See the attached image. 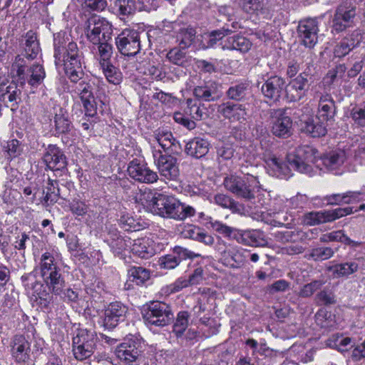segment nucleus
Instances as JSON below:
<instances>
[{"label": "nucleus", "instance_id": "ea45409f", "mask_svg": "<svg viewBox=\"0 0 365 365\" xmlns=\"http://www.w3.org/2000/svg\"><path fill=\"white\" fill-rule=\"evenodd\" d=\"M242 10L250 14H265L268 12L267 2L264 0H240Z\"/></svg>", "mask_w": 365, "mask_h": 365}, {"label": "nucleus", "instance_id": "c85d7f7f", "mask_svg": "<svg viewBox=\"0 0 365 365\" xmlns=\"http://www.w3.org/2000/svg\"><path fill=\"white\" fill-rule=\"evenodd\" d=\"M218 111L223 117L232 121L245 120L247 110L244 105L226 102L219 106Z\"/></svg>", "mask_w": 365, "mask_h": 365}, {"label": "nucleus", "instance_id": "6e6552de", "mask_svg": "<svg viewBox=\"0 0 365 365\" xmlns=\"http://www.w3.org/2000/svg\"><path fill=\"white\" fill-rule=\"evenodd\" d=\"M301 110L285 109H272L270 111L272 118V134L279 138H286L289 137L292 133V119L290 115H293L295 118H298L299 113H302Z\"/></svg>", "mask_w": 365, "mask_h": 365}, {"label": "nucleus", "instance_id": "412c9836", "mask_svg": "<svg viewBox=\"0 0 365 365\" xmlns=\"http://www.w3.org/2000/svg\"><path fill=\"white\" fill-rule=\"evenodd\" d=\"M193 95L199 101H216L222 96V86L215 81H209L196 86L193 89Z\"/></svg>", "mask_w": 365, "mask_h": 365}, {"label": "nucleus", "instance_id": "09e8293b", "mask_svg": "<svg viewBox=\"0 0 365 365\" xmlns=\"http://www.w3.org/2000/svg\"><path fill=\"white\" fill-rule=\"evenodd\" d=\"M154 138L165 151L170 149L175 142L172 133L165 129L157 130L155 132Z\"/></svg>", "mask_w": 365, "mask_h": 365}, {"label": "nucleus", "instance_id": "5701e85b", "mask_svg": "<svg viewBox=\"0 0 365 365\" xmlns=\"http://www.w3.org/2000/svg\"><path fill=\"white\" fill-rule=\"evenodd\" d=\"M286 89L285 81L279 76L269 77L261 88L263 96L273 101H278L284 89Z\"/></svg>", "mask_w": 365, "mask_h": 365}, {"label": "nucleus", "instance_id": "338daca9", "mask_svg": "<svg viewBox=\"0 0 365 365\" xmlns=\"http://www.w3.org/2000/svg\"><path fill=\"white\" fill-rule=\"evenodd\" d=\"M316 299L323 305L334 304L336 302L334 292L328 289H324L319 292L317 294Z\"/></svg>", "mask_w": 365, "mask_h": 365}, {"label": "nucleus", "instance_id": "f3484780", "mask_svg": "<svg viewBox=\"0 0 365 365\" xmlns=\"http://www.w3.org/2000/svg\"><path fill=\"white\" fill-rule=\"evenodd\" d=\"M128 307L120 302H112L104 310L103 325L112 329L125 320Z\"/></svg>", "mask_w": 365, "mask_h": 365}, {"label": "nucleus", "instance_id": "393cba45", "mask_svg": "<svg viewBox=\"0 0 365 365\" xmlns=\"http://www.w3.org/2000/svg\"><path fill=\"white\" fill-rule=\"evenodd\" d=\"M362 40L359 31L354 30L351 34L343 38L334 48L335 57L342 58L347 55L351 50L358 46Z\"/></svg>", "mask_w": 365, "mask_h": 365}, {"label": "nucleus", "instance_id": "a878e982", "mask_svg": "<svg viewBox=\"0 0 365 365\" xmlns=\"http://www.w3.org/2000/svg\"><path fill=\"white\" fill-rule=\"evenodd\" d=\"M30 344L23 335H16L13 339L11 355L18 364L27 362L30 359Z\"/></svg>", "mask_w": 365, "mask_h": 365}, {"label": "nucleus", "instance_id": "de8ad7c7", "mask_svg": "<svg viewBox=\"0 0 365 365\" xmlns=\"http://www.w3.org/2000/svg\"><path fill=\"white\" fill-rule=\"evenodd\" d=\"M232 32V29L225 26H223L220 29L212 31L208 34L207 38H205L206 43H203L202 48L206 49L214 47L220 40Z\"/></svg>", "mask_w": 365, "mask_h": 365}, {"label": "nucleus", "instance_id": "a19ab883", "mask_svg": "<svg viewBox=\"0 0 365 365\" xmlns=\"http://www.w3.org/2000/svg\"><path fill=\"white\" fill-rule=\"evenodd\" d=\"M252 46L251 41L246 37L240 35H235L227 39L226 47L230 50H237L242 53L247 52Z\"/></svg>", "mask_w": 365, "mask_h": 365}, {"label": "nucleus", "instance_id": "4be33fe9", "mask_svg": "<svg viewBox=\"0 0 365 365\" xmlns=\"http://www.w3.org/2000/svg\"><path fill=\"white\" fill-rule=\"evenodd\" d=\"M117 358L128 365H134L140 356V351L138 342L133 340L125 341L115 349Z\"/></svg>", "mask_w": 365, "mask_h": 365}, {"label": "nucleus", "instance_id": "4d7b16f0", "mask_svg": "<svg viewBox=\"0 0 365 365\" xmlns=\"http://www.w3.org/2000/svg\"><path fill=\"white\" fill-rule=\"evenodd\" d=\"M40 273H45L48 271L59 268L57 263L55 262L53 255L48 252L43 253L40 259L39 263Z\"/></svg>", "mask_w": 365, "mask_h": 365}, {"label": "nucleus", "instance_id": "e2e57ef3", "mask_svg": "<svg viewBox=\"0 0 365 365\" xmlns=\"http://www.w3.org/2000/svg\"><path fill=\"white\" fill-rule=\"evenodd\" d=\"M3 151L9 155V158L18 157L21 153L20 143L16 139H12L3 145Z\"/></svg>", "mask_w": 365, "mask_h": 365}, {"label": "nucleus", "instance_id": "37998d69", "mask_svg": "<svg viewBox=\"0 0 365 365\" xmlns=\"http://www.w3.org/2000/svg\"><path fill=\"white\" fill-rule=\"evenodd\" d=\"M337 277H348L359 269V264L356 262H347L334 264L329 269Z\"/></svg>", "mask_w": 365, "mask_h": 365}, {"label": "nucleus", "instance_id": "b1692460", "mask_svg": "<svg viewBox=\"0 0 365 365\" xmlns=\"http://www.w3.org/2000/svg\"><path fill=\"white\" fill-rule=\"evenodd\" d=\"M299 113L298 119L300 122V127L302 132L307 133L313 138H319L325 135L327 133L326 125L324 124V121H317L314 120L312 117H309L308 115L300 114Z\"/></svg>", "mask_w": 365, "mask_h": 365}, {"label": "nucleus", "instance_id": "4468645a", "mask_svg": "<svg viewBox=\"0 0 365 365\" xmlns=\"http://www.w3.org/2000/svg\"><path fill=\"white\" fill-rule=\"evenodd\" d=\"M21 90L14 81H9L5 75L0 74V101L12 110H16L21 101Z\"/></svg>", "mask_w": 365, "mask_h": 365}, {"label": "nucleus", "instance_id": "3c124183", "mask_svg": "<svg viewBox=\"0 0 365 365\" xmlns=\"http://www.w3.org/2000/svg\"><path fill=\"white\" fill-rule=\"evenodd\" d=\"M56 180L48 179L46 193L43 199L46 206L53 205L58 201L60 195V190Z\"/></svg>", "mask_w": 365, "mask_h": 365}, {"label": "nucleus", "instance_id": "0eeeda50", "mask_svg": "<svg viewBox=\"0 0 365 365\" xmlns=\"http://www.w3.org/2000/svg\"><path fill=\"white\" fill-rule=\"evenodd\" d=\"M84 32L87 39L96 44L111 39L113 26L106 19L93 14L86 21Z\"/></svg>", "mask_w": 365, "mask_h": 365}, {"label": "nucleus", "instance_id": "c9c22d12", "mask_svg": "<svg viewBox=\"0 0 365 365\" xmlns=\"http://www.w3.org/2000/svg\"><path fill=\"white\" fill-rule=\"evenodd\" d=\"M54 129L58 134H68L73 128L67 111L59 108L53 117Z\"/></svg>", "mask_w": 365, "mask_h": 365}, {"label": "nucleus", "instance_id": "bf43d9fd", "mask_svg": "<svg viewBox=\"0 0 365 365\" xmlns=\"http://www.w3.org/2000/svg\"><path fill=\"white\" fill-rule=\"evenodd\" d=\"M334 254L332 248L321 247L314 248L310 252V257L315 261H323L331 258Z\"/></svg>", "mask_w": 365, "mask_h": 365}, {"label": "nucleus", "instance_id": "774afa93", "mask_svg": "<svg viewBox=\"0 0 365 365\" xmlns=\"http://www.w3.org/2000/svg\"><path fill=\"white\" fill-rule=\"evenodd\" d=\"M71 212L76 216H84L88 211V206L83 201L73 200L69 204Z\"/></svg>", "mask_w": 365, "mask_h": 365}, {"label": "nucleus", "instance_id": "c03bdc74", "mask_svg": "<svg viewBox=\"0 0 365 365\" xmlns=\"http://www.w3.org/2000/svg\"><path fill=\"white\" fill-rule=\"evenodd\" d=\"M101 66L103 73L108 81L114 85L120 84L123 79L120 71L114 66L110 62H103Z\"/></svg>", "mask_w": 365, "mask_h": 365}, {"label": "nucleus", "instance_id": "bb28decb", "mask_svg": "<svg viewBox=\"0 0 365 365\" xmlns=\"http://www.w3.org/2000/svg\"><path fill=\"white\" fill-rule=\"evenodd\" d=\"M43 160L50 170H61L66 166L64 154L56 145H49L43 155Z\"/></svg>", "mask_w": 365, "mask_h": 365}, {"label": "nucleus", "instance_id": "6e6d98bb", "mask_svg": "<svg viewBox=\"0 0 365 365\" xmlns=\"http://www.w3.org/2000/svg\"><path fill=\"white\" fill-rule=\"evenodd\" d=\"M189 317L190 314L186 311L180 312L178 314L173 325V332L178 337L181 336L187 328Z\"/></svg>", "mask_w": 365, "mask_h": 365}, {"label": "nucleus", "instance_id": "7ed1b4c3", "mask_svg": "<svg viewBox=\"0 0 365 365\" xmlns=\"http://www.w3.org/2000/svg\"><path fill=\"white\" fill-rule=\"evenodd\" d=\"M11 74L16 78L20 85L23 86L27 82L31 86L36 88L46 77L43 66L39 63H34L28 66L25 60L18 55L11 68Z\"/></svg>", "mask_w": 365, "mask_h": 365}, {"label": "nucleus", "instance_id": "20e7f679", "mask_svg": "<svg viewBox=\"0 0 365 365\" xmlns=\"http://www.w3.org/2000/svg\"><path fill=\"white\" fill-rule=\"evenodd\" d=\"M244 177L237 175L227 176L224 179L223 185L227 190L235 194L237 197L245 200H251L255 197L254 190L259 187V181L257 176L245 173Z\"/></svg>", "mask_w": 365, "mask_h": 365}, {"label": "nucleus", "instance_id": "c756f323", "mask_svg": "<svg viewBox=\"0 0 365 365\" xmlns=\"http://www.w3.org/2000/svg\"><path fill=\"white\" fill-rule=\"evenodd\" d=\"M336 114V105L332 97L329 94L322 95L318 104V120L331 121Z\"/></svg>", "mask_w": 365, "mask_h": 365}, {"label": "nucleus", "instance_id": "0e129e2a", "mask_svg": "<svg viewBox=\"0 0 365 365\" xmlns=\"http://www.w3.org/2000/svg\"><path fill=\"white\" fill-rule=\"evenodd\" d=\"M323 284L321 280H314L303 286L299 292V296L302 297H309L317 290L319 289Z\"/></svg>", "mask_w": 365, "mask_h": 365}, {"label": "nucleus", "instance_id": "e433bc0d", "mask_svg": "<svg viewBox=\"0 0 365 365\" xmlns=\"http://www.w3.org/2000/svg\"><path fill=\"white\" fill-rule=\"evenodd\" d=\"M24 56L30 60L36 58L41 50L36 33L31 30L29 31L24 36Z\"/></svg>", "mask_w": 365, "mask_h": 365}, {"label": "nucleus", "instance_id": "13d9d810", "mask_svg": "<svg viewBox=\"0 0 365 365\" xmlns=\"http://www.w3.org/2000/svg\"><path fill=\"white\" fill-rule=\"evenodd\" d=\"M333 318H334V316L325 310H319L316 314L317 324L322 328L327 329H331L335 327V322Z\"/></svg>", "mask_w": 365, "mask_h": 365}, {"label": "nucleus", "instance_id": "864d4df0", "mask_svg": "<svg viewBox=\"0 0 365 365\" xmlns=\"http://www.w3.org/2000/svg\"><path fill=\"white\" fill-rule=\"evenodd\" d=\"M118 224L122 229L128 232L137 231L141 227L138 220L129 213H123L118 220Z\"/></svg>", "mask_w": 365, "mask_h": 365}, {"label": "nucleus", "instance_id": "58836bf2", "mask_svg": "<svg viewBox=\"0 0 365 365\" xmlns=\"http://www.w3.org/2000/svg\"><path fill=\"white\" fill-rule=\"evenodd\" d=\"M113 9L115 14L123 19L133 15L138 7L135 0H115Z\"/></svg>", "mask_w": 365, "mask_h": 365}, {"label": "nucleus", "instance_id": "72a5a7b5", "mask_svg": "<svg viewBox=\"0 0 365 365\" xmlns=\"http://www.w3.org/2000/svg\"><path fill=\"white\" fill-rule=\"evenodd\" d=\"M321 160L327 169L336 170L344 163L346 155L344 150L338 149L324 154Z\"/></svg>", "mask_w": 365, "mask_h": 365}, {"label": "nucleus", "instance_id": "603ef678", "mask_svg": "<svg viewBox=\"0 0 365 365\" xmlns=\"http://www.w3.org/2000/svg\"><path fill=\"white\" fill-rule=\"evenodd\" d=\"M245 245L264 247L267 244L264 235L259 230H246Z\"/></svg>", "mask_w": 365, "mask_h": 365}, {"label": "nucleus", "instance_id": "1a4fd4ad", "mask_svg": "<svg viewBox=\"0 0 365 365\" xmlns=\"http://www.w3.org/2000/svg\"><path fill=\"white\" fill-rule=\"evenodd\" d=\"M356 16V8L351 1L341 2L336 7L331 18L332 32L339 34L353 27Z\"/></svg>", "mask_w": 365, "mask_h": 365}, {"label": "nucleus", "instance_id": "a211bd4d", "mask_svg": "<svg viewBox=\"0 0 365 365\" xmlns=\"http://www.w3.org/2000/svg\"><path fill=\"white\" fill-rule=\"evenodd\" d=\"M75 91L83 103L86 115L90 117L94 116L96 114L97 106L93 95V84L81 81L76 86Z\"/></svg>", "mask_w": 365, "mask_h": 365}, {"label": "nucleus", "instance_id": "2eb2a0df", "mask_svg": "<svg viewBox=\"0 0 365 365\" xmlns=\"http://www.w3.org/2000/svg\"><path fill=\"white\" fill-rule=\"evenodd\" d=\"M319 25L317 19L308 18L301 20L297 27V34L302 45L313 48L318 42Z\"/></svg>", "mask_w": 365, "mask_h": 365}, {"label": "nucleus", "instance_id": "ddd939ff", "mask_svg": "<svg viewBox=\"0 0 365 365\" xmlns=\"http://www.w3.org/2000/svg\"><path fill=\"white\" fill-rule=\"evenodd\" d=\"M351 207H338L334 210L310 212L305 215L304 221L307 225L314 226L317 225L331 222L342 217L353 213Z\"/></svg>", "mask_w": 365, "mask_h": 365}, {"label": "nucleus", "instance_id": "2f4dec72", "mask_svg": "<svg viewBox=\"0 0 365 365\" xmlns=\"http://www.w3.org/2000/svg\"><path fill=\"white\" fill-rule=\"evenodd\" d=\"M131 252L141 258L148 259L155 254V250L149 238H138L133 240Z\"/></svg>", "mask_w": 365, "mask_h": 365}, {"label": "nucleus", "instance_id": "423d86ee", "mask_svg": "<svg viewBox=\"0 0 365 365\" xmlns=\"http://www.w3.org/2000/svg\"><path fill=\"white\" fill-rule=\"evenodd\" d=\"M98 336L94 331L78 329L73 337L72 351L74 357L83 361L92 356L96 349Z\"/></svg>", "mask_w": 365, "mask_h": 365}, {"label": "nucleus", "instance_id": "6ab92c4d", "mask_svg": "<svg viewBox=\"0 0 365 365\" xmlns=\"http://www.w3.org/2000/svg\"><path fill=\"white\" fill-rule=\"evenodd\" d=\"M129 176L135 180L153 183L158 179L157 173L151 170L145 163H140L138 160H133L127 169Z\"/></svg>", "mask_w": 365, "mask_h": 365}, {"label": "nucleus", "instance_id": "39448f33", "mask_svg": "<svg viewBox=\"0 0 365 365\" xmlns=\"http://www.w3.org/2000/svg\"><path fill=\"white\" fill-rule=\"evenodd\" d=\"M61 63H63L65 73L71 82L77 83L82 79L84 75L82 67L83 55L76 43H68L66 51L62 54Z\"/></svg>", "mask_w": 365, "mask_h": 365}, {"label": "nucleus", "instance_id": "dca6fc26", "mask_svg": "<svg viewBox=\"0 0 365 365\" xmlns=\"http://www.w3.org/2000/svg\"><path fill=\"white\" fill-rule=\"evenodd\" d=\"M155 164L157 166L160 175L167 180H177L180 175V170L176 158L170 155H162L159 153L153 154Z\"/></svg>", "mask_w": 365, "mask_h": 365}, {"label": "nucleus", "instance_id": "473e14b6", "mask_svg": "<svg viewBox=\"0 0 365 365\" xmlns=\"http://www.w3.org/2000/svg\"><path fill=\"white\" fill-rule=\"evenodd\" d=\"M209 145L207 140L195 138L186 144L185 152L193 158H200L208 153Z\"/></svg>", "mask_w": 365, "mask_h": 365}, {"label": "nucleus", "instance_id": "f257e3e1", "mask_svg": "<svg viewBox=\"0 0 365 365\" xmlns=\"http://www.w3.org/2000/svg\"><path fill=\"white\" fill-rule=\"evenodd\" d=\"M317 150L307 145L299 146L293 153L287 155V166L282 160L273 155H264V160L271 170L272 175L277 177H286L289 175V167L300 173H309L311 170L310 163L317 159Z\"/></svg>", "mask_w": 365, "mask_h": 365}, {"label": "nucleus", "instance_id": "79ce46f5", "mask_svg": "<svg viewBox=\"0 0 365 365\" xmlns=\"http://www.w3.org/2000/svg\"><path fill=\"white\" fill-rule=\"evenodd\" d=\"M319 241L324 243L330 242H341L345 245L352 247H356L359 245V242L351 240L343 232L342 230L333 231L331 232L324 234L320 237Z\"/></svg>", "mask_w": 365, "mask_h": 365}, {"label": "nucleus", "instance_id": "5fc2aeb1", "mask_svg": "<svg viewBox=\"0 0 365 365\" xmlns=\"http://www.w3.org/2000/svg\"><path fill=\"white\" fill-rule=\"evenodd\" d=\"M186 103L187 105L186 113H189L192 118L200 120L207 117L206 108L203 106L201 107L200 105H197L191 98H188Z\"/></svg>", "mask_w": 365, "mask_h": 365}, {"label": "nucleus", "instance_id": "f704fd0d", "mask_svg": "<svg viewBox=\"0 0 365 365\" xmlns=\"http://www.w3.org/2000/svg\"><path fill=\"white\" fill-rule=\"evenodd\" d=\"M214 202L224 209H229L232 213L241 215L245 213V206L227 195L222 193L215 195Z\"/></svg>", "mask_w": 365, "mask_h": 365}, {"label": "nucleus", "instance_id": "f03ea898", "mask_svg": "<svg viewBox=\"0 0 365 365\" xmlns=\"http://www.w3.org/2000/svg\"><path fill=\"white\" fill-rule=\"evenodd\" d=\"M142 205L164 218L177 220L180 201L173 196L152 192L141 193L138 197Z\"/></svg>", "mask_w": 365, "mask_h": 365}, {"label": "nucleus", "instance_id": "69168bd1", "mask_svg": "<svg viewBox=\"0 0 365 365\" xmlns=\"http://www.w3.org/2000/svg\"><path fill=\"white\" fill-rule=\"evenodd\" d=\"M210 227L217 232L223 235L226 237H230L232 232V227L227 226L218 220H213L212 217H207Z\"/></svg>", "mask_w": 365, "mask_h": 365}, {"label": "nucleus", "instance_id": "9d476101", "mask_svg": "<svg viewBox=\"0 0 365 365\" xmlns=\"http://www.w3.org/2000/svg\"><path fill=\"white\" fill-rule=\"evenodd\" d=\"M312 65L309 63L307 68L297 76L292 79L286 86V97L289 102H296L303 98L313 81Z\"/></svg>", "mask_w": 365, "mask_h": 365}, {"label": "nucleus", "instance_id": "680f3d73", "mask_svg": "<svg viewBox=\"0 0 365 365\" xmlns=\"http://www.w3.org/2000/svg\"><path fill=\"white\" fill-rule=\"evenodd\" d=\"M167 58L172 63L184 66L186 63V54L179 48H174L167 53Z\"/></svg>", "mask_w": 365, "mask_h": 365}, {"label": "nucleus", "instance_id": "4c0bfd02", "mask_svg": "<svg viewBox=\"0 0 365 365\" xmlns=\"http://www.w3.org/2000/svg\"><path fill=\"white\" fill-rule=\"evenodd\" d=\"M46 287V285L44 286L43 284L37 281H34L31 283V289L39 300L38 303L41 307L45 309L48 308L49 304L53 299L52 294H53L50 291V289L47 291Z\"/></svg>", "mask_w": 365, "mask_h": 365}, {"label": "nucleus", "instance_id": "7c9ffc66", "mask_svg": "<svg viewBox=\"0 0 365 365\" xmlns=\"http://www.w3.org/2000/svg\"><path fill=\"white\" fill-rule=\"evenodd\" d=\"M196 34V29L193 26L182 22L175 33V38L180 47L182 49L188 48L194 42Z\"/></svg>", "mask_w": 365, "mask_h": 365}, {"label": "nucleus", "instance_id": "cd10ccee", "mask_svg": "<svg viewBox=\"0 0 365 365\" xmlns=\"http://www.w3.org/2000/svg\"><path fill=\"white\" fill-rule=\"evenodd\" d=\"M60 272V268H58L45 273H41L47 288L56 295L60 294L65 287V281Z\"/></svg>", "mask_w": 365, "mask_h": 365}, {"label": "nucleus", "instance_id": "49530a36", "mask_svg": "<svg viewBox=\"0 0 365 365\" xmlns=\"http://www.w3.org/2000/svg\"><path fill=\"white\" fill-rule=\"evenodd\" d=\"M68 38L65 33H58L54 35V58L56 65L61 63L62 54L66 51Z\"/></svg>", "mask_w": 365, "mask_h": 365}, {"label": "nucleus", "instance_id": "052dcab7", "mask_svg": "<svg viewBox=\"0 0 365 365\" xmlns=\"http://www.w3.org/2000/svg\"><path fill=\"white\" fill-rule=\"evenodd\" d=\"M108 41H101V43H96L98 46V55L100 57V65L103 62L109 63L110 58L113 53V47L108 43Z\"/></svg>", "mask_w": 365, "mask_h": 365}, {"label": "nucleus", "instance_id": "9b49d317", "mask_svg": "<svg viewBox=\"0 0 365 365\" xmlns=\"http://www.w3.org/2000/svg\"><path fill=\"white\" fill-rule=\"evenodd\" d=\"M143 317L148 324L164 327L170 324L174 315L170 307L165 302H151L143 312Z\"/></svg>", "mask_w": 365, "mask_h": 365}, {"label": "nucleus", "instance_id": "8fccbe9b", "mask_svg": "<svg viewBox=\"0 0 365 365\" xmlns=\"http://www.w3.org/2000/svg\"><path fill=\"white\" fill-rule=\"evenodd\" d=\"M130 280L137 284H143L150 279V271L142 267H132L128 270Z\"/></svg>", "mask_w": 365, "mask_h": 365}, {"label": "nucleus", "instance_id": "f8f14e48", "mask_svg": "<svg viewBox=\"0 0 365 365\" xmlns=\"http://www.w3.org/2000/svg\"><path fill=\"white\" fill-rule=\"evenodd\" d=\"M115 44L122 55L133 56L140 50V33L125 29L115 38Z\"/></svg>", "mask_w": 365, "mask_h": 365}, {"label": "nucleus", "instance_id": "aec40b11", "mask_svg": "<svg viewBox=\"0 0 365 365\" xmlns=\"http://www.w3.org/2000/svg\"><path fill=\"white\" fill-rule=\"evenodd\" d=\"M198 256H200V255L195 254L186 248L175 247L172 253L165 255L159 258L158 264L160 268L172 269L175 268L182 260L193 259Z\"/></svg>", "mask_w": 365, "mask_h": 365}, {"label": "nucleus", "instance_id": "a18cd8bd", "mask_svg": "<svg viewBox=\"0 0 365 365\" xmlns=\"http://www.w3.org/2000/svg\"><path fill=\"white\" fill-rule=\"evenodd\" d=\"M249 85L247 83H240L230 86L226 91L227 97L232 101H242L246 99Z\"/></svg>", "mask_w": 365, "mask_h": 365}]
</instances>
